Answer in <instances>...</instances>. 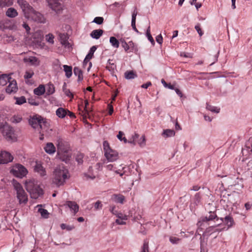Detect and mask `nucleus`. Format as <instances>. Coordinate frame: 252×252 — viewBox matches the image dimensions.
Listing matches in <instances>:
<instances>
[{
  "label": "nucleus",
  "instance_id": "f257e3e1",
  "mask_svg": "<svg viewBox=\"0 0 252 252\" xmlns=\"http://www.w3.org/2000/svg\"><path fill=\"white\" fill-rule=\"evenodd\" d=\"M26 17L31 14L32 19L35 22L45 23L46 18L43 14L36 11L27 1H17Z\"/></svg>",
  "mask_w": 252,
  "mask_h": 252
},
{
  "label": "nucleus",
  "instance_id": "f03ea898",
  "mask_svg": "<svg viewBox=\"0 0 252 252\" xmlns=\"http://www.w3.org/2000/svg\"><path fill=\"white\" fill-rule=\"evenodd\" d=\"M25 186L26 190L30 193L32 198L37 199L43 194V190L36 181L33 180L26 182Z\"/></svg>",
  "mask_w": 252,
  "mask_h": 252
},
{
  "label": "nucleus",
  "instance_id": "7ed1b4c3",
  "mask_svg": "<svg viewBox=\"0 0 252 252\" xmlns=\"http://www.w3.org/2000/svg\"><path fill=\"white\" fill-rule=\"evenodd\" d=\"M68 171L63 166L57 167L54 171L53 183L57 186L63 185L65 180L67 178Z\"/></svg>",
  "mask_w": 252,
  "mask_h": 252
},
{
  "label": "nucleus",
  "instance_id": "20e7f679",
  "mask_svg": "<svg viewBox=\"0 0 252 252\" xmlns=\"http://www.w3.org/2000/svg\"><path fill=\"white\" fill-rule=\"evenodd\" d=\"M0 130L3 136L8 141L14 142L17 139L14 131L10 126L7 123L0 124Z\"/></svg>",
  "mask_w": 252,
  "mask_h": 252
},
{
  "label": "nucleus",
  "instance_id": "39448f33",
  "mask_svg": "<svg viewBox=\"0 0 252 252\" xmlns=\"http://www.w3.org/2000/svg\"><path fill=\"white\" fill-rule=\"evenodd\" d=\"M12 184L14 189L16 191L17 197L20 204H26L28 200V195L24 190L21 185L16 180L13 179Z\"/></svg>",
  "mask_w": 252,
  "mask_h": 252
},
{
  "label": "nucleus",
  "instance_id": "423d86ee",
  "mask_svg": "<svg viewBox=\"0 0 252 252\" xmlns=\"http://www.w3.org/2000/svg\"><path fill=\"white\" fill-rule=\"evenodd\" d=\"M103 149L104 151V156L109 161H114L116 160L119 157L118 153L117 151L112 149L107 141H104L103 143Z\"/></svg>",
  "mask_w": 252,
  "mask_h": 252
},
{
  "label": "nucleus",
  "instance_id": "0eeeda50",
  "mask_svg": "<svg viewBox=\"0 0 252 252\" xmlns=\"http://www.w3.org/2000/svg\"><path fill=\"white\" fill-rule=\"evenodd\" d=\"M43 123L44 126H47L48 123L46 119L43 118L42 117L39 115H35L32 116H30L29 120V124L31 126L35 129L38 127V124Z\"/></svg>",
  "mask_w": 252,
  "mask_h": 252
},
{
  "label": "nucleus",
  "instance_id": "6e6552de",
  "mask_svg": "<svg viewBox=\"0 0 252 252\" xmlns=\"http://www.w3.org/2000/svg\"><path fill=\"white\" fill-rule=\"evenodd\" d=\"M10 173L17 177L22 178L27 175L28 171L23 165L17 164L10 170Z\"/></svg>",
  "mask_w": 252,
  "mask_h": 252
},
{
  "label": "nucleus",
  "instance_id": "1a4fd4ad",
  "mask_svg": "<svg viewBox=\"0 0 252 252\" xmlns=\"http://www.w3.org/2000/svg\"><path fill=\"white\" fill-rule=\"evenodd\" d=\"M57 146L58 154H63L66 152H69V147L64 142L63 139L60 137H58Z\"/></svg>",
  "mask_w": 252,
  "mask_h": 252
},
{
  "label": "nucleus",
  "instance_id": "9d476101",
  "mask_svg": "<svg viewBox=\"0 0 252 252\" xmlns=\"http://www.w3.org/2000/svg\"><path fill=\"white\" fill-rule=\"evenodd\" d=\"M13 159V157L8 152L3 151L0 154V164H6L11 162Z\"/></svg>",
  "mask_w": 252,
  "mask_h": 252
},
{
  "label": "nucleus",
  "instance_id": "9b49d317",
  "mask_svg": "<svg viewBox=\"0 0 252 252\" xmlns=\"http://www.w3.org/2000/svg\"><path fill=\"white\" fill-rule=\"evenodd\" d=\"M47 2L51 9L57 13H60L63 10L62 5L59 2V1H47Z\"/></svg>",
  "mask_w": 252,
  "mask_h": 252
},
{
  "label": "nucleus",
  "instance_id": "f8f14e48",
  "mask_svg": "<svg viewBox=\"0 0 252 252\" xmlns=\"http://www.w3.org/2000/svg\"><path fill=\"white\" fill-rule=\"evenodd\" d=\"M9 84L6 88V92L8 94H11L13 92H16L18 90L17 83L16 80L13 79L10 80Z\"/></svg>",
  "mask_w": 252,
  "mask_h": 252
},
{
  "label": "nucleus",
  "instance_id": "ddd939ff",
  "mask_svg": "<svg viewBox=\"0 0 252 252\" xmlns=\"http://www.w3.org/2000/svg\"><path fill=\"white\" fill-rule=\"evenodd\" d=\"M34 171L38 173L41 177H44L46 175L45 168L40 162H36L34 166Z\"/></svg>",
  "mask_w": 252,
  "mask_h": 252
},
{
  "label": "nucleus",
  "instance_id": "4468645a",
  "mask_svg": "<svg viewBox=\"0 0 252 252\" xmlns=\"http://www.w3.org/2000/svg\"><path fill=\"white\" fill-rule=\"evenodd\" d=\"M221 197V199L220 200V202L222 203L226 202V206L228 207L230 206L231 204L234 203L235 202V199L233 196L230 194H223Z\"/></svg>",
  "mask_w": 252,
  "mask_h": 252
},
{
  "label": "nucleus",
  "instance_id": "2eb2a0df",
  "mask_svg": "<svg viewBox=\"0 0 252 252\" xmlns=\"http://www.w3.org/2000/svg\"><path fill=\"white\" fill-rule=\"evenodd\" d=\"M64 205L67 206L71 210L73 211L74 214H75L79 210V206L74 201H66Z\"/></svg>",
  "mask_w": 252,
  "mask_h": 252
},
{
  "label": "nucleus",
  "instance_id": "dca6fc26",
  "mask_svg": "<svg viewBox=\"0 0 252 252\" xmlns=\"http://www.w3.org/2000/svg\"><path fill=\"white\" fill-rule=\"evenodd\" d=\"M216 218H217L216 214H215L214 212L212 213L210 212L209 216L208 217L206 216L205 217L202 218L201 220L198 221V224L200 226H201L202 223L212 220L215 219Z\"/></svg>",
  "mask_w": 252,
  "mask_h": 252
},
{
  "label": "nucleus",
  "instance_id": "f3484780",
  "mask_svg": "<svg viewBox=\"0 0 252 252\" xmlns=\"http://www.w3.org/2000/svg\"><path fill=\"white\" fill-rule=\"evenodd\" d=\"M32 38L35 42H39L43 38V35L41 31L38 30L32 33Z\"/></svg>",
  "mask_w": 252,
  "mask_h": 252
},
{
  "label": "nucleus",
  "instance_id": "a211bd4d",
  "mask_svg": "<svg viewBox=\"0 0 252 252\" xmlns=\"http://www.w3.org/2000/svg\"><path fill=\"white\" fill-rule=\"evenodd\" d=\"M24 63L29 62L31 65L38 66L39 65L40 62L38 59L35 57H30L28 58H25L23 60Z\"/></svg>",
  "mask_w": 252,
  "mask_h": 252
},
{
  "label": "nucleus",
  "instance_id": "6ab92c4d",
  "mask_svg": "<svg viewBox=\"0 0 252 252\" xmlns=\"http://www.w3.org/2000/svg\"><path fill=\"white\" fill-rule=\"evenodd\" d=\"M59 36L60 42L63 45L66 47L69 45L68 42V36L66 33H60Z\"/></svg>",
  "mask_w": 252,
  "mask_h": 252
},
{
  "label": "nucleus",
  "instance_id": "aec40b11",
  "mask_svg": "<svg viewBox=\"0 0 252 252\" xmlns=\"http://www.w3.org/2000/svg\"><path fill=\"white\" fill-rule=\"evenodd\" d=\"M12 78L10 77V75L4 74L0 75V85H5Z\"/></svg>",
  "mask_w": 252,
  "mask_h": 252
},
{
  "label": "nucleus",
  "instance_id": "412c9836",
  "mask_svg": "<svg viewBox=\"0 0 252 252\" xmlns=\"http://www.w3.org/2000/svg\"><path fill=\"white\" fill-rule=\"evenodd\" d=\"M56 114L58 117L63 119L67 114V109L60 107L56 110Z\"/></svg>",
  "mask_w": 252,
  "mask_h": 252
},
{
  "label": "nucleus",
  "instance_id": "4be33fe9",
  "mask_svg": "<svg viewBox=\"0 0 252 252\" xmlns=\"http://www.w3.org/2000/svg\"><path fill=\"white\" fill-rule=\"evenodd\" d=\"M73 73L75 76H78V82H80L83 79V71L78 67H74Z\"/></svg>",
  "mask_w": 252,
  "mask_h": 252
},
{
  "label": "nucleus",
  "instance_id": "5701e85b",
  "mask_svg": "<svg viewBox=\"0 0 252 252\" xmlns=\"http://www.w3.org/2000/svg\"><path fill=\"white\" fill-rule=\"evenodd\" d=\"M44 150L45 152L49 154H53L56 151V148L52 143H48L44 147Z\"/></svg>",
  "mask_w": 252,
  "mask_h": 252
},
{
  "label": "nucleus",
  "instance_id": "b1692460",
  "mask_svg": "<svg viewBox=\"0 0 252 252\" xmlns=\"http://www.w3.org/2000/svg\"><path fill=\"white\" fill-rule=\"evenodd\" d=\"M103 33V31L101 29L94 30L91 33V36L94 39H98Z\"/></svg>",
  "mask_w": 252,
  "mask_h": 252
},
{
  "label": "nucleus",
  "instance_id": "393cba45",
  "mask_svg": "<svg viewBox=\"0 0 252 252\" xmlns=\"http://www.w3.org/2000/svg\"><path fill=\"white\" fill-rule=\"evenodd\" d=\"M45 92V87L43 85H40L37 88L33 90V93L35 95L40 96L44 94Z\"/></svg>",
  "mask_w": 252,
  "mask_h": 252
},
{
  "label": "nucleus",
  "instance_id": "a878e982",
  "mask_svg": "<svg viewBox=\"0 0 252 252\" xmlns=\"http://www.w3.org/2000/svg\"><path fill=\"white\" fill-rule=\"evenodd\" d=\"M6 15L8 17L14 18L18 15V12L15 9L10 7L7 9Z\"/></svg>",
  "mask_w": 252,
  "mask_h": 252
},
{
  "label": "nucleus",
  "instance_id": "bb28decb",
  "mask_svg": "<svg viewBox=\"0 0 252 252\" xmlns=\"http://www.w3.org/2000/svg\"><path fill=\"white\" fill-rule=\"evenodd\" d=\"M59 158L63 161L67 162V161L69 160L70 158L71 157V154L69 152H66L63 154H58Z\"/></svg>",
  "mask_w": 252,
  "mask_h": 252
},
{
  "label": "nucleus",
  "instance_id": "cd10ccee",
  "mask_svg": "<svg viewBox=\"0 0 252 252\" xmlns=\"http://www.w3.org/2000/svg\"><path fill=\"white\" fill-rule=\"evenodd\" d=\"M223 222L229 227L232 226L234 223L232 217L229 215L223 218Z\"/></svg>",
  "mask_w": 252,
  "mask_h": 252
},
{
  "label": "nucleus",
  "instance_id": "c85d7f7f",
  "mask_svg": "<svg viewBox=\"0 0 252 252\" xmlns=\"http://www.w3.org/2000/svg\"><path fill=\"white\" fill-rule=\"evenodd\" d=\"M63 70L65 73V76L67 78H70L72 74V68L71 66L67 65H63Z\"/></svg>",
  "mask_w": 252,
  "mask_h": 252
},
{
  "label": "nucleus",
  "instance_id": "c756f323",
  "mask_svg": "<svg viewBox=\"0 0 252 252\" xmlns=\"http://www.w3.org/2000/svg\"><path fill=\"white\" fill-rule=\"evenodd\" d=\"M112 199L117 203H123L125 200V196L122 194H113L112 196Z\"/></svg>",
  "mask_w": 252,
  "mask_h": 252
},
{
  "label": "nucleus",
  "instance_id": "7c9ffc66",
  "mask_svg": "<svg viewBox=\"0 0 252 252\" xmlns=\"http://www.w3.org/2000/svg\"><path fill=\"white\" fill-rule=\"evenodd\" d=\"M137 77V74L133 71H126L125 73V77L127 80L132 79Z\"/></svg>",
  "mask_w": 252,
  "mask_h": 252
},
{
  "label": "nucleus",
  "instance_id": "2f4dec72",
  "mask_svg": "<svg viewBox=\"0 0 252 252\" xmlns=\"http://www.w3.org/2000/svg\"><path fill=\"white\" fill-rule=\"evenodd\" d=\"M175 134V132L174 130L170 129L164 130L162 134L163 136L164 137H172L174 136Z\"/></svg>",
  "mask_w": 252,
  "mask_h": 252
},
{
  "label": "nucleus",
  "instance_id": "473e14b6",
  "mask_svg": "<svg viewBox=\"0 0 252 252\" xmlns=\"http://www.w3.org/2000/svg\"><path fill=\"white\" fill-rule=\"evenodd\" d=\"M110 43L111 44L112 46H113L115 48H118L119 47V41L114 36L110 37Z\"/></svg>",
  "mask_w": 252,
  "mask_h": 252
},
{
  "label": "nucleus",
  "instance_id": "72a5a7b5",
  "mask_svg": "<svg viewBox=\"0 0 252 252\" xmlns=\"http://www.w3.org/2000/svg\"><path fill=\"white\" fill-rule=\"evenodd\" d=\"M55 92V87L53 84L48 83L47 86L46 94L51 95Z\"/></svg>",
  "mask_w": 252,
  "mask_h": 252
},
{
  "label": "nucleus",
  "instance_id": "f704fd0d",
  "mask_svg": "<svg viewBox=\"0 0 252 252\" xmlns=\"http://www.w3.org/2000/svg\"><path fill=\"white\" fill-rule=\"evenodd\" d=\"M206 109L211 112H215L216 113H219L220 112V108H218L216 107L212 106L208 104V103H206Z\"/></svg>",
  "mask_w": 252,
  "mask_h": 252
},
{
  "label": "nucleus",
  "instance_id": "c9c22d12",
  "mask_svg": "<svg viewBox=\"0 0 252 252\" xmlns=\"http://www.w3.org/2000/svg\"><path fill=\"white\" fill-rule=\"evenodd\" d=\"M96 49V47L95 46H92L90 51L89 53L88 54V55L86 56V60H90L92 58L94 55V53L95 52V51Z\"/></svg>",
  "mask_w": 252,
  "mask_h": 252
},
{
  "label": "nucleus",
  "instance_id": "e433bc0d",
  "mask_svg": "<svg viewBox=\"0 0 252 252\" xmlns=\"http://www.w3.org/2000/svg\"><path fill=\"white\" fill-rule=\"evenodd\" d=\"M121 42H122V47L124 48L126 52H127L130 48V46L131 44H133L132 41L129 42V45L124 40H121Z\"/></svg>",
  "mask_w": 252,
  "mask_h": 252
},
{
  "label": "nucleus",
  "instance_id": "4c0bfd02",
  "mask_svg": "<svg viewBox=\"0 0 252 252\" xmlns=\"http://www.w3.org/2000/svg\"><path fill=\"white\" fill-rule=\"evenodd\" d=\"M16 104L21 105L26 102V99L25 96H22L19 97H16Z\"/></svg>",
  "mask_w": 252,
  "mask_h": 252
},
{
  "label": "nucleus",
  "instance_id": "58836bf2",
  "mask_svg": "<svg viewBox=\"0 0 252 252\" xmlns=\"http://www.w3.org/2000/svg\"><path fill=\"white\" fill-rule=\"evenodd\" d=\"M146 35L147 36L149 40V41L151 42V43L154 45H155V41L153 39V38L152 36V35L150 33V27H149L147 30L146 31Z\"/></svg>",
  "mask_w": 252,
  "mask_h": 252
},
{
  "label": "nucleus",
  "instance_id": "ea45409f",
  "mask_svg": "<svg viewBox=\"0 0 252 252\" xmlns=\"http://www.w3.org/2000/svg\"><path fill=\"white\" fill-rule=\"evenodd\" d=\"M34 72L32 70H30L26 71L24 77L25 79H28L32 78Z\"/></svg>",
  "mask_w": 252,
  "mask_h": 252
},
{
  "label": "nucleus",
  "instance_id": "a19ab883",
  "mask_svg": "<svg viewBox=\"0 0 252 252\" xmlns=\"http://www.w3.org/2000/svg\"><path fill=\"white\" fill-rule=\"evenodd\" d=\"M38 212H40L41 216L44 218H48L49 213L47 210L44 209H39Z\"/></svg>",
  "mask_w": 252,
  "mask_h": 252
},
{
  "label": "nucleus",
  "instance_id": "79ce46f5",
  "mask_svg": "<svg viewBox=\"0 0 252 252\" xmlns=\"http://www.w3.org/2000/svg\"><path fill=\"white\" fill-rule=\"evenodd\" d=\"M141 252H149L148 242L147 240H144Z\"/></svg>",
  "mask_w": 252,
  "mask_h": 252
},
{
  "label": "nucleus",
  "instance_id": "37998d69",
  "mask_svg": "<svg viewBox=\"0 0 252 252\" xmlns=\"http://www.w3.org/2000/svg\"><path fill=\"white\" fill-rule=\"evenodd\" d=\"M66 87V83H64L63 84V92L67 96H71V97H73V95L72 94L70 90L69 89H67Z\"/></svg>",
  "mask_w": 252,
  "mask_h": 252
},
{
  "label": "nucleus",
  "instance_id": "c03bdc74",
  "mask_svg": "<svg viewBox=\"0 0 252 252\" xmlns=\"http://www.w3.org/2000/svg\"><path fill=\"white\" fill-rule=\"evenodd\" d=\"M22 120V118L19 116L14 115L11 118V121L14 123H20Z\"/></svg>",
  "mask_w": 252,
  "mask_h": 252
},
{
  "label": "nucleus",
  "instance_id": "a18cd8bd",
  "mask_svg": "<svg viewBox=\"0 0 252 252\" xmlns=\"http://www.w3.org/2000/svg\"><path fill=\"white\" fill-rule=\"evenodd\" d=\"M104 19L102 17H96L94 19L93 22L98 25H101L103 23Z\"/></svg>",
  "mask_w": 252,
  "mask_h": 252
},
{
  "label": "nucleus",
  "instance_id": "49530a36",
  "mask_svg": "<svg viewBox=\"0 0 252 252\" xmlns=\"http://www.w3.org/2000/svg\"><path fill=\"white\" fill-rule=\"evenodd\" d=\"M145 137L144 135H142L141 138L138 141V144L140 147H143L146 144Z\"/></svg>",
  "mask_w": 252,
  "mask_h": 252
},
{
  "label": "nucleus",
  "instance_id": "de8ad7c7",
  "mask_svg": "<svg viewBox=\"0 0 252 252\" xmlns=\"http://www.w3.org/2000/svg\"><path fill=\"white\" fill-rule=\"evenodd\" d=\"M215 220H216L217 223L213 225V226H219L222 222H223V218H219V217H217V218H216Z\"/></svg>",
  "mask_w": 252,
  "mask_h": 252
},
{
  "label": "nucleus",
  "instance_id": "09e8293b",
  "mask_svg": "<svg viewBox=\"0 0 252 252\" xmlns=\"http://www.w3.org/2000/svg\"><path fill=\"white\" fill-rule=\"evenodd\" d=\"M201 199V196L199 193H197L194 196V203L196 204H198Z\"/></svg>",
  "mask_w": 252,
  "mask_h": 252
},
{
  "label": "nucleus",
  "instance_id": "8fccbe9b",
  "mask_svg": "<svg viewBox=\"0 0 252 252\" xmlns=\"http://www.w3.org/2000/svg\"><path fill=\"white\" fill-rule=\"evenodd\" d=\"M46 39L47 40L48 42H49V43H54V36H53L52 34H48L46 35Z\"/></svg>",
  "mask_w": 252,
  "mask_h": 252
},
{
  "label": "nucleus",
  "instance_id": "3c124183",
  "mask_svg": "<svg viewBox=\"0 0 252 252\" xmlns=\"http://www.w3.org/2000/svg\"><path fill=\"white\" fill-rule=\"evenodd\" d=\"M28 102L30 104L32 105H34V106H37L39 104L38 102H36L35 101V100L32 98L28 99Z\"/></svg>",
  "mask_w": 252,
  "mask_h": 252
},
{
  "label": "nucleus",
  "instance_id": "603ef678",
  "mask_svg": "<svg viewBox=\"0 0 252 252\" xmlns=\"http://www.w3.org/2000/svg\"><path fill=\"white\" fill-rule=\"evenodd\" d=\"M94 207L95 210L101 208L102 204H101V202L100 201H96L94 204Z\"/></svg>",
  "mask_w": 252,
  "mask_h": 252
},
{
  "label": "nucleus",
  "instance_id": "864d4df0",
  "mask_svg": "<svg viewBox=\"0 0 252 252\" xmlns=\"http://www.w3.org/2000/svg\"><path fill=\"white\" fill-rule=\"evenodd\" d=\"M83 155L82 154L78 155L76 157V159L79 163H82L83 162Z\"/></svg>",
  "mask_w": 252,
  "mask_h": 252
},
{
  "label": "nucleus",
  "instance_id": "5fc2aeb1",
  "mask_svg": "<svg viewBox=\"0 0 252 252\" xmlns=\"http://www.w3.org/2000/svg\"><path fill=\"white\" fill-rule=\"evenodd\" d=\"M195 29L200 36H202L203 35V33L202 32L201 29L200 28V26L199 25H196L195 26Z\"/></svg>",
  "mask_w": 252,
  "mask_h": 252
},
{
  "label": "nucleus",
  "instance_id": "6e6d98bb",
  "mask_svg": "<svg viewBox=\"0 0 252 252\" xmlns=\"http://www.w3.org/2000/svg\"><path fill=\"white\" fill-rule=\"evenodd\" d=\"M196 1H190V3L191 5L194 4L196 9H198L201 6V4L200 3H196Z\"/></svg>",
  "mask_w": 252,
  "mask_h": 252
},
{
  "label": "nucleus",
  "instance_id": "4d7b16f0",
  "mask_svg": "<svg viewBox=\"0 0 252 252\" xmlns=\"http://www.w3.org/2000/svg\"><path fill=\"white\" fill-rule=\"evenodd\" d=\"M61 227L62 229H66L68 230H71L72 229V227L70 226H66L64 223H62L61 224Z\"/></svg>",
  "mask_w": 252,
  "mask_h": 252
},
{
  "label": "nucleus",
  "instance_id": "13d9d810",
  "mask_svg": "<svg viewBox=\"0 0 252 252\" xmlns=\"http://www.w3.org/2000/svg\"><path fill=\"white\" fill-rule=\"evenodd\" d=\"M180 240L179 238L174 237H171L170 238V241L173 244L177 243Z\"/></svg>",
  "mask_w": 252,
  "mask_h": 252
},
{
  "label": "nucleus",
  "instance_id": "bf43d9fd",
  "mask_svg": "<svg viewBox=\"0 0 252 252\" xmlns=\"http://www.w3.org/2000/svg\"><path fill=\"white\" fill-rule=\"evenodd\" d=\"M156 41L158 43L160 44H161V43L162 42L163 39H162V37L161 34L158 35L156 37Z\"/></svg>",
  "mask_w": 252,
  "mask_h": 252
},
{
  "label": "nucleus",
  "instance_id": "052dcab7",
  "mask_svg": "<svg viewBox=\"0 0 252 252\" xmlns=\"http://www.w3.org/2000/svg\"><path fill=\"white\" fill-rule=\"evenodd\" d=\"M22 26L25 29L27 32L28 33H29L30 31V30H31V28L29 26V25L26 24V23H24L22 25Z\"/></svg>",
  "mask_w": 252,
  "mask_h": 252
},
{
  "label": "nucleus",
  "instance_id": "680f3d73",
  "mask_svg": "<svg viewBox=\"0 0 252 252\" xmlns=\"http://www.w3.org/2000/svg\"><path fill=\"white\" fill-rule=\"evenodd\" d=\"M137 15V11L136 7H135V9L133 12L132 14L131 20L136 21V17Z\"/></svg>",
  "mask_w": 252,
  "mask_h": 252
},
{
  "label": "nucleus",
  "instance_id": "e2e57ef3",
  "mask_svg": "<svg viewBox=\"0 0 252 252\" xmlns=\"http://www.w3.org/2000/svg\"><path fill=\"white\" fill-rule=\"evenodd\" d=\"M135 23H136V21L131 20V26H132V29L136 32H139L138 30L137 29V28L136 27Z\"/></svg>",
  "mask_w": 252,
  "mask_h": 252
},
{
  "label": "nucleus",
  "instance_id": "0e129e2a",
  "mask_svg": "<svg viewBox=\"0 0 252 252\" xmlns=\"http://www.w3.org/2000/svg\"><path fill=\"white\" fill-rule=\"evenodd\" d=\"M108 107L109 108V114L110 115H112L113 112V107L112 104L110 103L108 105Z\"/></svg>",
  "mask_w": 252,
  "mask_h": 252
},
{
  "label": "nucleus",
  "instance_id": "69168bd1",
  "mask_svg": "<svg viewBox=\"0 0 252 252\" xmlns=\"http://www.w3.org/2000/svg\"><path fill=\"white\" fill-rule=\"evenodd\" d=\"M252 206V203H251L250 202H247L245 204V207L246 209V210H250Z\"/></svg>",
  "mask_w": 252,
  "mask_h": 252
},
{
  "label": "nucleus",
  "instance_id": "338daca9",
  "mask_svg": "<svg viewBox=\"0 0 252 252\" xmlns=\"http://www.w3.org/2000/svg\"><path fill=\"white\" fill-rule=\"evenodd\" d=\"M152 85L151 82H148L146 84H144L141 86V87L145 89H147L149 86Z\"/></svg>",
  "mask_w": 252,
  "mask_h": 252
},
{
  "label": "nucleus",
  "instance_id": "774afa93",
  "mask_svg": "<svg viewBox=\"0 0 252 252\" xmlns=\"http://www.w3.org/2000/svg\"><path fill=\"white\" fill-rule=\"evenodd\" d=\"M124 135V133L123 132L121 131H120L119 132V133L117 135V138L120 140V141H122V139L123 137H122L123 135Z\"/></svg>",
  "mask_w": 252,
  "mask_h": 252
}]
</instances>
